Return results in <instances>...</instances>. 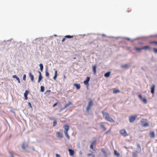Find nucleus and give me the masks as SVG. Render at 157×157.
<instances>
[{"instance_id":"nucleus-1","label":"nucleus","mask_w":157,"mask_h":157,"mask_svg":"<svg viewBox=\"0 0 157 157\" xmlns=\"http://www.w3.org/2000/svg\"><path fill=\"white\" fill-rule=\"evenodd\" d=\"M101 113L103 115V117L106 121L112 123L115 122L114 121L109 117V114L108 113L104 112L103 111H102Z\"/></svg>"},{"instance_id":"nucleus-2","label":"nucleus","mask_w":157,"mask_h":157,"mask_svg":"<svg viewBox=\"0 0 157 157\" xmlns=\"http://www.w3.org/2000/svg\"><path fill=\"white\" fill-rule=\"evenodd\" d=\"M93 105V102L91 99H90V101L89 102L88 106L86 108V111L87 113L89 112L90 110L91 109V107Z\"/></svg>"},{"instance_id":"nucleus-3","label":"nucleus","mask_w":157,"mask_h":157,"mask_svg":"<svg viewBox=\"0 0 157 157\" xmlns=\"http://www.w3.org/2000/svg\"><path fill=\"white\" fill-rule=\"evenodd\" d=\"M101 35L102 37H105V38H110V39H111V38H114V39H130L129 38H128L123 37H117V38H115V37H110L107 36H106V35H105L104 34H102Z\"/></svg>"},{"instance_id":"nucleus-4","label":"nucleus","mask_w":157,"mask_h":157,"mask_svg":"<svg viewBox=\"0 0 157 157\" xmlns=\"http://www.w3.org/2000/svg\"><path fill=\"white\" fill-rule=\"evenodd\" d=\"M151 49V48L149 46H144L140 48H138V52L140 51L142 49L150 50Z\"/></svg>"},{"instance_id":"nucleus-5","label":"nucleus","mask_w":157,"mask_h":157,"mask_svg":"<svg viewBox=\"0 0 157 157\" xmlns=\"http://www.w3.org/2000/svg\"><path fill=\"white\" fill-rule=\"evenodd\" d=\"M137 116L136 115H132L130 117L129 119V121L130 122L132 123L137 118Z\"/></svg>"},{"instance_id":"nucleus-6","label":"nucleus","mask_w":157,"mask_h":157,"mask_svg":"<svg viewBox=\"0 0 157 157\" xmlns=\"http://www.w3.org/2000/svg\"><path fill=\"white\" fill-rule=\"evenodd\" d=\"M138 96L140 100L143 102L144 104H145L147 103V100L145 98H142V95L141 94H139Z\"/></svg>"},{"instance_id":"nucleus-7","label":"nucleus","mask_w":157,"mask_h":157,"mask_svg":"<svg viewBox=\"0 0 157 157\" xmlns=\"http://www.w3.org/2000/svg\"><path fill=\"white\" fill-rule=\"evenodd\" d=\"M141 123L142 126L144 127H147L149 126L148 123L145 122L144 120L141 121Z\"/></svg>"},{"instance_id":"nucleus-8","label":"nucleus","mask_w":157,"mask_h":157,"mask_svg":"<svg viewBox=\"0 0 157 157\" xmlns=\"http://www.w3.org/2000/svg\"><path fill=\"white\" fill-rule=\"evenodd\" d=\"M120 132L122 135L124 136H127L128 135L124 129L120 130Z\"/></svg>"},{"instance_id":"nucleus-9","label":"nucleus","mask_w":157,"mask_h":157,"mask_svg":"<svg viewBox=\"0 0 157 157\" xmlns=\"http://www.w3.org/2000/svg\"><path fill=\"white\" fill-rule=\"evenodd\" d=\"M90 79V77H87L86 78V80L83 82L84 84L85 85H88Z\"/></svg>"},{"instance_id":"nucleus-10","label":"nucleus","mask_w":157,"mask_h":157,"mask_svg":"<svg viewBox=\"0 0 157 157\" xmlns=\"http://www.w3.org/2000/svg\"><path fill=\"white\" fill-rule=\"evenodd\" d=\"M29 76L30 78L31 81L32 82H34V77L33 75L31 73H29Z\"/></svg>"},{"instance_id":"nucleus-11","label":"nucleus","mask_w":157,"mask_h":157,"mask_svg":"<svg viewBox=\"0 0 157 157\" xmlns=\"http://www.w3.org/2000/svg\"><path fill=\"white\" fill-rule=\"evenodd\" d=\"M68 151L70 155L72 156L73 155L74 153V151L73 150L71 149H68Z\"/></svg>"},{"instance_id":"nucleus-12","label":"nucleus","mask_w":157,"mask_h":157,"mask_svg":"<svg viewBox=\"0 0 157 157\" xmlns=\"http://www.w3.org/2000/svg\"><path fill=\"white\" fill-rule=\"evenodd\" d=\"M29 92L28 90H26L24 93V97L25 100H27L28 99L27 95L29 93Z\"/></svg>"},{"instance_id":"nucleus-13","label":"nucleus","mask_w":157,"mask_h":157,"mask_svg":"<svg viewBox=\"0 0 157 157\" xmlns=\"http://www.w3.org/2000/svg\"><path fill=\"white\" fill-rule=\"evenodd\" d=\"M73 37V36L70 35H67L65 36V37H60V38L62 39H65L66 38H71Z\"/></svg>"},{"instance_id":"nucleus-14","label":"nucleus","mask_w":157,"mask_h":157,"mask_svg":"<svg viewBox=\"0 0 157 157\" xmlns=\"http://www.w3.org/2000/svg\"><path fill=\"white\" fill-rule=\"evenodd\" d=\"M155 87V85L154 84H153L151 87V92L153 94L154 93Z\"/></svg>"},{"instance_id":"nucleus-15","label":"nucleus","mask_w":157,"mask_h":157,"mask_svg":"<svg viewBox=\"0 0 157 157\" xmlns=\"http://www.w3.org/2000/svg\"><path fill=\"white\" fill-rule=\"evenodd\" d=\"M12 77L13 78H15L16 79V80H17L18 81V83H20V80L19 78L16 75H13Z\"/></svg>"},{"instance_id":"nucleus-16","label":"nucleus","mask_w":157,"mask_h":157,"mask_svg":"<svg viewBox=\"0 0 157 157\" xmlns=\"http://www.w3.org/2000/svg\"><path fill=\"white\" fill-rule=\"evenodd\" d=\"M129 67V65L128 64L121 65V68H126V69L128 68Z\"/></svg>"},{"instance_id":"nucleus-17","label":"nucleus","mask_w":157,"mask_h":157,"mask_svg":"<svg viewBox=\"0 0 157 157\" xmlns=\"http://www.w3.org/2000/svg\"><path fill=\"white\" fill-rule=\"evenodd\" d=\"M57 70H56L55 72L54 75L53 77V78L55 80H56V79L57 76Z\"/></svg>"},{"instance_id":"nucleus-18","label":"nucleus","mask_w":157,"mask_h":157,"mask_svg":"<svg viewBox=\"0 0 157 157\" xmlns=\"http://www.w3.org/2000/svg\"><path fill=\"white\" fill-rule=\"evenodd\" d=\"M96 68H97V66L96 65L93 66L92 67V68H93V71H94V74L95 75H96Z\"/></svg>"},{"instance_id":"nucleus-19","label":"nucleus","mask_w":157,"mask_h":157,"mask_svg":"<svg viewBox=\"0 0 157 157\" xmlns=\"http://www.w3.org/2000/svg\"><path fill=\"white\" fill-rule=\"evenodd\" d=\"M64 132H67L69 128V126L67 125H65L64 126Z\"/></svg>"},{"instance_id":"nucleus-20","label":"nucleus","mask_w":157,"mask_h":157,"mask_svg":"<svg viewBox=\"0 0 157 157\" xmlns=\"http://www.w3.org/2000/svg\"><path fill=\"white\" fill-rule=\"evenodd\" d=\"M57 136L60 138H62L63 137L62 134L59 132H58L56 133Z\"/></svg>"},{"instance_id":"nucleus-21","label":"nucleus","mask_w":157,"mask_h":157,"mask_svg":"<svg viewBox=\"0 0 157 157\" xmlns=\"http://www.w3.org/2000/svg\"><path fill=\"white\" fill-rule=\"evenodd\" d=\"M150 135L151 138H154L155 137V133L154 132H151Z\"/></svg>"},{"instance_id":"nucleus-22","label":"nucleus","mask_w":157,"mask_h":157,"mask_svg":"<svg viewBox=\"0 0 157 157\" xmlns=\"http://www.w3.org/2000/svg\"><path fill=\"white\" fill-rule=\"evenodd\" d=\"M74 86L76 87L77 89H79L80 88V85L79 84H74Z\"/></svg>"},{"instance_id":"nucleus-23","label":"nucleus","mask_w":157,"mask_h":157,"mask_svg":"<svg viewBox=\"0 0 157 157\" xmlns=\"http://www.w3.org/2000/svg\"><path fill=\"white\" fill-rule=\"evenodd\" d=\"M110 72H108L106 73L105 75L104 76L105 77H106L108 78V77L110 75Z\"/></svg>"},{"instance_id":"nucleus-24","label":"nucleus","mask_w":157,"mask_h":157,"mask_svg":"<svg viewBox=\"0 0 157 157\" xmlns=\"http://www.w3.org/2000/svg\"><path fill=\"white\" fill-rule=\"evenodd\" d=\"M100 125L104 130H106L107 129L106 128L104 125L102 124V123Z\"/></svg>"},{"instance_id":"nucleus-25","label":"nucleus","mask_w":157,"mask_h":157,"mask_svg":"<svg viewBox=\"0 0 157 157\" xmlns=\"http://www.w3.org/2000/svg\"><path fill=\"white\" fill-rule=\"evenodd\" d=\"M114 153L115 155H116L117 157H119L120 156V155L119 153H118L117 151L116 150H115L114 151Z\"/></svg>"},{"instance_id":"nucleus-26","label":"nucleus","mask_w":157,"mask_h":157,"mask_svg":"<svg viewBox=\"0 0 157 157\" xmlns=\"http://www.w3.org/2000/svg\"><path fill=\"white\" fill-rule=\"evenodd\" d=\"M39 66L40 67V70L41 71H42L43 70V66L42 64L40 63L39 64Z\"/></svg>"},{"instance_id":"nucleus-27","label":"nucleus","mask_w":157,"mask_h":157,"mask_svg":"<svg viewBox=\"0 0 157 157\" xmlns=\"http://www.w3.org/2000/svg\"><path fill=\"white\" fill-rule=\"evenodd\" d=\"M57 124V121L56 119L54 120L53 122V127H55Z\"/></svg>"},{"instance_id":"nucleus-28","label":"nucleus","mask_w":157,"mask_h":157,"mask_svg":"<svg viewBox=\"0 0 157 157\" xmlns=\"http://www.w3.org/2000/svg\"><path fill=\"white\" fill-rule=\"evenodd\" d=\"M43 78V77L42 75H39L38 77V82H40L41 80Z\"/></svg>"},{"instance_id":"nucleus-29","label":"nucleus","mask_w":157,"mask_h":157,"mask_svg":"<svg viewBox=\"0 0 157 157\" xmlns=\"http://www.w3.org/2000/svg\"><path fill=\"white\" fill-rule=\"evenodd\" d=\"M137 153L136 151L134 152L132 154L133 157H137Z\"/></svg>"},{"instance_id":"nucleus-30","label":"nucleus","mask_w":157,"mask_h":157,"mask_svg":"<svg viewBox=\"0 0 157 157\" xmlns=\"http://www.w3.org/2000/svg\"><path fill=\"white\" fill-rule=\"evenodd\" d=\"M71 101H69V103L68 104H67L66 105L64 106H65V108H67L69 106V105H71Z\"/></svg>"},{"instance_id":"nucleus-31","label":"nucleus","mask_w":157,"mask_h":157,"mask_svg":"<svg viewBox=\"0 0 157 157\" xmlns=\"http://www.w3.org/2000/svg\"><path fill=\"white\" fill-rule=\"evenodd\" d=\"M44 87L43 86H41L40 87V91L44 92Z\"/></svg>"},{"instance_id":"nucleus-32","label":"nucleus","mask_w":157,"mask_h":157,"mask_svg":"<svg viewBox=\"0 0 157 157\" xmlns=\"http://www.w3.org/2000/svg\"><path fill=\"white\" fill-rule=\"evenodd\" d=\"M64 133L66 136L67 137L68 139H70V136H69V135L68 134L67 132H64Z\"/></svg>"},{"instance_id":"nucleus-33","label":"nucleus","mask_w":157,"mask_h":157,"mask_svg":"<svg viewBox=\"0 0 157 157\" xmlns=\"http://www.w3.org/2000/svg\"><path fill=\"white\" fill-rule=\"evenodd\" d=\"M48 69H47L46 70V71H45V75L47 77H48L49 75V73L48 72Z\"/></svg>"},{"instance_id":"nucleus-34","label":"nucleus","mask_w":157,"mask_h":157,"mask_svg":"<svg viewBox=\"0 0 157 157\" xmlns=\"http://www.w3.org/2000/svg\"><path fill=\"white\" fill-rule=\"evenodd\" d=\"M120 92V90H114L113 91V94H116Z\"/></svg>"},{"instance_id":"nucleus-35","label":"nucleus","mask_w":157,"mask_h":157,"mask_svg":"<svg viewBox=\"0 0 157 157\" xmlns=\"http://www.w3.org/2000/svg\"><path fill=\"white\" fill-rule=\"evenodd\" d=\"M141 151V148L140 145L138 144V153H140Z\"/></svg>"},{"instance_id":"nucleus-36","label":"nucleus","mask_w":157,"mask_h":157,"mask_svg":"<svg viewBox=\"0 0 157 157\" xmlns=\"http://www.w3.org/2000/svg\"><path fill=\"white\" fill-rule=\"evenodd\" d=\"M25 142H24L23 143L22 146H21V148L23 149H25Z\"/></svg>"},{"instance_id":"nucleus-37","label":"nucleus","mask_w":157,"mask_h":157,"mask_svg":"<svg viewBox=\"0 0 157 157\" xmlns=\"http://www.w3.org/2000/svg\"><path fill=\"white\" fill-rule=\"evenodd\" d=\"M149 43L150 44H153V43H154L155 45H157V41H152L150 42Z\"/></svg>"},{"instance_id":"nucleus-38","label":"nucleus","mask_w":157,"mask_h":157,"mask_svg":"<svg viewBox=\"0 0 157 157\" xmlns=\"http://www.w3.org/2000/svg\"><path fill=\"white\" fill-rule=\"evenodd\" d=\"M9 153L11 157H14L13 153L11 151L9 152Z\"/></svg>"},{"instance_id":"nucleus-39","label":"nucleus","mask_w":157,"mask_h":157,"mask_svg":"<svg viewBox=\"0 0 157 157\" xmlns=\"http://www.w3.org/2000/svg\"><path fill=\"white\" fill-rule=\"evenodd\" d=\"M96 140H94V141H93L91 143V145H94L95 144V143H96Z\"/></svg>"},{"instance_id":"nucleus-40","label":"nucleus","mask_w":157,"mask_h":157,"mask_svg":"<svg viewBox=\"0 0 157 157\" xmlns=\"http://www.w3.org/2000/svg\"><path fill=\"white\" fill-rule=\"evenodd\" d=\"M153 51L155 53H157V48H153Z\"/></svg>"},{"instance_id":"nucleus-41","label":"nucleus","mask_w":157,"mask_h":157,"mask_svg":"<svg viewBox=\"0 0 157 157\" xmlns=\"http://www.w3.org/2000/svg\"><path fill=\"white\" fill-rule=\"evenodd\" d=\"M26 78V75L25 74H24L23 75V79L24 80H25Z\"/></svg>"},{"instance_id":"nucleus-42","label":"nucleus","mask_w":157,"mask_h":157,"mask_svg":"<svg viewBox=\"0 0 157 157\" xmlns=\"http://www.w3.org/2000/svg\"><path fill=\"white\" fill-rule=\"evenodd\" d=\"M49 119L50 120H53V121H54V120L55 119L54 117H52H52H49Z\"/></svg>"},{"instance_id":"nucleus-43","label":"nucleus","mask_w":157,"mask_h":157,"mask_svg":"<svg viewBox=\"0 0 157 157\" xmlns=\"http://www.w3.org/2000/svg\"><path fill=\"white\" fill-rule=\"evenodd\" d=\"M66 108H65V106L61 108L60 109V111H61L64 109H65Z\"/></svg>"},{"instance_id":"nucleus-44","label":"nucleus","mask_w":157,"mask_h":157,"mask_svg":"<svg viewBox=\"0 0 157 157\" xmlns=\"http://www.w3.org/2000/svg\"><path fill=\"white\" fill-rule=\"evenodd\" d=\"M28 105L29 107H30L31 108H32V106L31 105V104L30 102H28Z\"/></svg>"},{"instance_id":"nucleus-45","label":"nucleus","mask_w":157,"mask_h":157,"mask_svg":"<svg viewBox=\"0 0 157 157\" xmlns=\"http://www.w3.org/2000/svg\"><path fill=\"white\" fill-rule=\"evenodd\" d=\"M93 146L92 145H90V148L91 149L93 150L94 148H93Z\"/></svg>"},{"instance_id":"nucleus-46","label":"nucleus","mask_w":157,"mask_h":157,"mask_svg":"<svg viewBox=\"0 0 157 157\" xmlns=\"http://www.w3.org/2000/svg\"><path fill=\"white\" fill-rule=\"evenodd\" d=\"M50 92H51V90H48L46 92V94L49 93Z\"/></svg>"},{"instance_id":"nucleus-47","label":"nucleus","mask_w":157,"mask_h":157,"mask_svg":"<svg viewBox=\"0 0 157 157\" xmlns=\"http://www.w3.org/2000/svg\"><path fill=\"white\" fill-rule=\"evenodd\" d=\"M56 157H60V155L58 154H56Z\"/></svg>"},{"instance_id":"nucleus-48","label":"nucleus","mask_w":157,"mask_h":157,"mask_svg":"<svg viewBox=\"0 0 157 157\" xmlns=\"http://www.w3.org/2000/svg\"><path fill=\"white\" fill-rule=\"evenodd\" d=\"M57 105V103H56L54 104L53 105V107H55V106H56Z\"/></svg>"},{"instance_id":"nucleus-49","label":"nucleus","mask_w":157,"mask_h":157,"mask_svg":"<svg viewBox=\"0 0 157 157\" xmlns=\"http://www.w3.org/2000/svg\"><path fill=\"white\" fill-rule=\"evenodd\" d=\"M104 155H105V157H109L108 156V155L107 153H106V154H105Z\"/></svg>"},{"instance_id":"nucleus-50","label":"nucleus","mask_w":157,"mask_h":157,"mask_svg":"<svg viewBox=\"0 0 157 157\" xmlns=\"http://www.w3.org/2000/svg\"><path fill=\"white\" fill-rule=\"evenodd\" d=\"M38 72H39V75H42L41 73V72L40 71H38Z\"/></svg>"},{"instance_id":"nucleus-51","label":"nucleus","mask_w":157,"mask_h":157,"mask_svg":"<svg viewBox=\"0 0 157 157\" xmlns=\"http://www.w3.org/2000/svg\"><path fill=\"white\" fill-rule=\"evenodd\" d=\"M92 154H88L87 155L88 156H91V155L92 156Z\"/></svg>"},{"instance_id":"nucleus-52","label":"nucleus","mask_w":157,"mask_h":157,"mask_svg":"<svg viewBox=\"0 0 157 157\" xmlns=\"http://www.w3.org/2000/svg\"><path fill=\"white\" fill-rule=\"evenodd\" d=\"M103 153L104 154V155L105 154H106L107 153L105 151H103Z\"/></svg>"},{"instance_id":"nucleus-53","label":"nucleus","mask_w":157,"mask_h":157,"mask_svg":"<svg viewBox=\"0 0 157 157\" xmlns=\"http://www.w3.org/2000/svg\"><path fill=\"white\" fill-rule=\"evenodd\" d=\"M105 150H104V149L103 148H102L101 149V151H102V152H103V151H105Z\"/></svg>"},{"instance_id":"nucleus-54","label":"nucleus","mask_w":157,"mask_h":157,"mask_svg":"<svg viewBox=\"0 0 157 157\" xmlns=\"http://www.w3.org/2000/svg\"><path fill=\"white\" fill-rule=\"evenodd\" d=\"M66 78V76H65V75H64L63 76V79H64Z\"/></svg>"},{"instance_id":"nucleus-55","label":"nucleus","mask_w":157,"mask_h":157,"mask_svg":"<svg viewBox=\"0 0 157 157\" xmlns=\"http://www.w3.org/2000/svg\"><path fill=\"white\" fill-rule=\"evenodd\" d=\"M92 157H95V155L94 154H92Z\"/></svg>"},{"instance_id":"nucleus-56","label":"nucleus","mask_w":157,"mask_h":157,"mask_svg":"<svg viewBox=\"0 0 157 157\" xmlns=\"http://www.w3.org/2000/svg\"><path fill=\"white\" fill-rule=\"evenodd\" d=\"M135 49L136 51H137V47L135 48Z\"/></svg>"},{"instance_id":"nucleus-57","label":"nucleus","mask_w":157,"mask_h":157,"mask_svg":"<svg viewBox=\"0 0 157 157\" xmlns=\"http://www.w3.org/2000/svg\"><path fill=\"white\" fill-rule=\"evenodd\" d=\"M65 40H62V42H63L65 41Z\"/></svg>"},{"instance_id":"nucleus-58","label":"nucleus","mask_w":157,"mask_h":157,"mask_svg":"<svg viewBox=\"0 0 157 157\" xmlns=\"http://www.w3.org/2000/svg\"><path fill=\"white\" fill-rule=\"evenodd\" d=\"M109 132V131H107L106 132V133H108V132Z\"/></svg>"},{"instance_id":"nucleus-59","label":"nucleus","mask_w":157,"mask_h":157,"mask_svg":"<svg viewBox=\"0 0 157 157\" xmlns=\"http://www.w3.org/2000/svg\"><path fill=\"white\" fill-rule=\"evenodd\" d=\"M54 35V36H57L56 35H55V34Z\"/></svg>"},{"instance_id":"nucleus-60","label":"nucleus","mask_w":157,"mask_h":157,"mask_svg":"<svg viewBox=\"0 0 157 157\" xmlns=\"http://www.w3.org/2000/svg\"><path fill=\"white\" fill-rule=\"evenodd\" d=\"M80 154H81V152H80Z\"/></svg>"},{"instance_id":"nucleus-61","label":"nucleus","mask_w":157,"mask_h":157,"mask_svg":"<svg viewBox=\"0 0 157 157\" xmlns=\"http://www.w3.org/2000/svg\"><path fill=\"white\" fill-rule=\"evenodd\" d=\"M75 59V58H74V59Z\"/></svg>"}]
</instances>
